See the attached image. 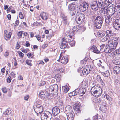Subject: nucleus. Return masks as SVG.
Masks as SVG:
<instances>
[{"label": "nucleus", "mask_w": 120, "mask_h": 120, "mask_svg": "<svg viewBox=\"0 0 120 120\" xmlns=\"http://www.w3.org/2000/svg\"><path fill=\"white\" fill-rule=\"evenodd\" d=\"M114 8L116 9V8H118L120 9V3L116 4V5L115 7Z\"/></svg>", "instance_id": "nucleus-50"}, {"label": "nucleus", "mask_w": 120, "mask_h": 120, "mask_svg": "<svg viewBox=\"0 0 120 120\" xmlns=\"http://www.w3.org/2000/svg\"><path fill=\"white\" fill-rule=\"evenodd\" d=\"M103 21V18L102 16H97L94 21L95 27L98 29L100 28L102 26Z\"/></svg>", "instance_id": "nucleus-2"}, {"label": "nucleus", "mask_w": 120, "mask_h": 120, "mask_svg": "<svg viewBox=\"0 0 120 120\" xmlns=\"http://www.w3.org/2000/svg\"><path fill=\"white\" fill-rule=\"evenodd\" d=\"M59 107H60V106H61V108H63V104L62 101H61L59 102Z\"/></svg>", "instance_id": "nucleus-52"}, {"label": "nucleus", "mask_w": 120, "mask_h": 120, "mask_svg": "<svg viewBox=\"0 0 120 120\" xmlns=\"http://www.w3.org/2000/svg\"><path fill=\"white\" fill-rule=\"evenodd\" d=\"M88 4L86 2H83L79 6V9L80 11L82 12H84L86 10L88 7Z\"/></svg>", "instance_id": "nucleus-10"}, {"label": "nucleus", "mask_w": 120, "mask_h": 120, "mask_svg": "<svg viewBox=\"0 0 120 120\" xmlns=\"http://www.w3.org/2000/svg\"><path fill=\"white\" fill-rule=\"evenodd\" d=\"M14 59L15 60L14 63V66H15L17 65V61L16 59L15 58H14Z\"/></svg>", "instance_id": "nucleus-63"}, {"label": "nucleus", "mask_w": 120, "mask_h": 120, "mask_svg": "<svg viewBox=\"0 0 120 120\" xmlns=\"http://www.w3.org/2000/svg\"><path fill=\"white\" fill-rule=\"evenodd\" d=\"M80 105L79 104L75 103L74 105V109L78 108H80Z\"/></svg>", "instance_id": "nucleus-43"}, {"label": "nucleus", "mask_w": 120, "mask_h": 120, "mask_svg": "<svg viewBox=\"0 0 120 120\" xmlns=\"http://www.w3.org/2000/svg\"><path fill=\"white\" fill-rule=\"evenodd\" d=\"M114 63L115 64H120V62L119 60H115Z\"/></svg>", "instance_id": "nucleus-49"}, {"label": "nucleus", "mask_w": 120, "mask_h": 120, "mask_svg": "<svg viewBox=\"0 0 120 120\" xmlns=\"http://www.w3.org/2000/svg\"><path fill=\"white\" fill-rule=\"evenodd\" d=\"M52 114L54 116H56L60 112V110L56 106L54 107L52 109Z\"/></svg>", "instance_id": "nucleus-19"}, {"label": "nucleus", "mask_w": 120, "mask_h": 120, "mask_svg": "<svg viewBox=\"0 0 120 120\" xmlns=\"http://www.w3.org/2000/svg\"><path fill=\"white\" fill-rule=\"evenodd\" d=\"M79 95L80 96H82L85 93V89L84 88H81L80 89L79 88Z\"/></svg>", "instance_id": "nucleus-28"}, {"label": "nucleus", "mask_w": 120, "mask_h": 120, "mask_svg": "<svg viewBox=\"0 0 120 120\" xmlns=\"http://www.w3.org/2000/svg\"><path fill=\"white\" fill-rule=\"evenodd\" d=\"M2 90L3 92L4 93H6L7 92V89L5 87H4L2 89Z\"/></svg>", "instance_id": "nucleus-48"}, {"label": "nucleus", "mask_w": 120, "mask_h": 120, "mask_svg": "<svg viewBox=\"0 0 120 120\" xmlns=\"http://www.w3.org/2000/svg\"><path fill=\"white\" fill-rule=\"evenodd\" d=\"M112 0H105L104 1L105 6L107 7L112 3Z\"/></svg>", "instance_id": "nucleus-32"}, {"label": "nucleus", "mask_w": 120, "mask_h": 120, "mask_svg": "<svg viewBox=\"0 0 120 120\" xmlns=\"http://www.w3.org/2000/svg\"><path fill=\"white\" fill-rule=\"evenodd\" d=\"M96 2L99 8H103L104 7V1L102 0H97Z\"/></svg>", "instance_id": "nucleus-17"}, {"label": "nucleus", "mask_w": 120, "mask_h": 120, "mask_svg": "<svg viewBox=\"0 0 120 120\" xmlns=\"http://www.w3.org/2000/svg\"><path fill=\"white\" fill-rule=\"evenodd\" d=\"M113 35V32L111 30H109L106 31V37H108L109 38H110Z\"/></svg>", "instance_id": "nucleus-27"}, {"label": "nucleus", "mask_w": 120, "mask_h": 120, "mask_svg": "<svg viewBox=\"0 0 120 120\" xmlns=\"http://www.w3.org/2000/svg\"><path fill=\"white\" fill-rule=\"evenodd\" d=\"M77 26H74L72 28V31L73 32H74L76 30V31H78V29L77 28Z\"/></svg>", "instance_id": "nucleus-57"}, {"label": "nucleus", "mask_w": 120, "mask_h": 120, "mask_svg": "<svg viewBox=\"0 0 120 120\" xmlns=\"http://www.w3.org/2000/svg\"><path fill=\"white\" fill-rule=\"evenodd\" d=\"M69 88L66 86H65L64 87V92L65 93H67L69 90Z\"/></svg>", "instance_id": "nucleus-41"}, {"label": "nucleus", "mask_w": 120, "mask_h": 120, "mask_svg": "<svg viewBox=\"0 0 120 120\" xmlns=\"http://www.w3.org/2000/svg\"><path fill=\"white\" fill-rule=\"evenodd\" d=\"M19 17L21 19H23V16L22 12H20L19 13Z\"/></svg>", "instance_id": "nucleus-56"}, {"label": "nucleus", "mask_w": 120, "mask_h": 120, "mask_svg": "<svg viewBox=\"0 0 120 120\" xmlns=\"http://www.w3.org/2000/svg\"><path fill=\"white\" fill-rule=\"evenodd\" d=\"M115 52L117 54H120V48L117 49L115 51Z\"/></svg>", "instance_id": "nucleus-61"}, {"label": "nucleus", "mask_w": 120, "mask_h": 120, "mask_svg": "<svg viewBox=\"0 0 120 120\" xmlns=\"http://www.w3.org/2000/svg\"><path fill=\"white\" fill-rule=\"evenodd\" d=\"M113 27L116 30L120 29V19L116 20L113 24Z\"/></svg>", "instance_id": "nucleus-11"}, {"label": "nucleus", "mask_w": 120, "mask_h": 120, "mask_svg": "<svg viewBox=\"0 0 120 120\" xmlns=\"http://www.w3.org/2000/svg\"><path fill=\"white\" fill-rule=\"evenodd\" d=\"M96 79L98 82H99L102 79L99 75H98L96 77Z\"/></svg>", "instance_id": "nucleus-45"}, {"label": "nucleus", "mask_w": 120, "mask_h": 120, "mask_svg": "<svg viewBox=\"0 0 120 120\" xmlns=\"http://www.w3.org/2000/svg\"><path fill=\"white\" fill-rule=\"evenodd\" d=\"M117 38H115L113 39H112L111 40H110L108 41V43L109 46V47H111V48L113 50L115 49L118 44V42L117 40Z\"/></svg>", "instance_id": "nucleus-6"}, {"label": "nucleus", "mask_w": 120, "mask_h": 120, "mask_svg": "<svg viewBox=\"0 0 120 120\" xmlns=\"http://www.w3.org/2000/svg\"><path fill=\"white\" fill-rule=\"evenodd\" d=\"M105 17H106L105 19V23L106 25H108L110 22H111L112 19V16L109 14L108 15H104Z\"/></svg>", "instance_id": "nucleus-14"}, {"label": "nucleus", "mask_w": 120, "mask_h": 120, "mask_svg": "<svg viewBox=\"0 0 120 120\" xmlns=\"http://www.w3.org/2000/svg\"><path fill=\"white\" fill-rule=\"evenodd\" d=\"M113 72L116 75H120V67L118 66L114 67L113 69Z\"/></svg>", "instance_id": "nucleus-20"}, {"label": "nucleus", "mask_w": 120, "mask_h": 120, "mask_svg": "<svg viewBox=\"0 0 120 120\" xmlns=\"http://www.w3.org/2000/svg\"><path fill=\"white\" fill-rule=\"evenodd\" d=\"M105 6H104V7L103 8H104V14L105 15L108 13H109V8H108L107 7H105Z\"/></svg>", "instance_id": "nucleus-36"}, {"label": "nucleus", "mask_w": 120, "mask_h": 120, "mask_svg": "<svg viewBox=\"0 0 120 120\" xmlns=\"http://www.w3.org/2000/svg\"><path fill=\"white\" fill-rule=\"evenodd\" d=\"M5 69L4 68H3L1 69V71L2 73V74L3 75H4V73H5Z\"/></svg>", "instance_id": "nucleus-60"}, {"label": "nucleus", "mask_w": 120, "mask_h": 120, "mask_svg": "<svg viewBox=\"0 0 120 120\" xmlns=\"http://www.w3.org/2000/svg\"><path fill=\"white\" fill-rule=\"evenodd\" d=\"M100 108L101 111L104 112H105L107 110V106L106 105H100Z\"/></svg>", "instance_id": "nucleus-35"}, {"label": "nucleus", "mask_w": 120, "mask_h": 120, "mask_svg": "<svg viewBox=\"0 0 120 120\" xmlns=\"http://www.w3.org/2000/svg\"><path fill=\"white\" fill-rule=\"evenodd\" d=\"M52 117L51 113L48 111H46L41 113V118L42 120H50Z\"/></svg>", "instance_id": "nucleus-3"}, {"label": "nucleus", "mask_w": 120, "mask_h": 120, "mask_svg": "<svg viewBox=\"0 0 120 120\" xmlns=\"http://www.w3.org/2000/svg\"><path fill=\"white\" fill-rule=\"evenodd\" d=\"M91 87L92 88L91 89L90 91L92 94H93V93H94L96 91H97L100 90V89L101 88L99 86L97 85H95L94 83H92Z\"/></svg>", "instance_id": "nucleus-9"}, {"label": "nucleus", "mask_w": 120, "mask_h": 120, "mask_svg": "<svg viewBox=\"0 0 120 120\" xmlns=\"http://www.w3.org/2000/svg\"><path fill=\"white\" fill-rule=\"evenodd\" d=\"M70 42V44L71 46L72 47L75 46V41H71V42Z\"/></svg>", "instance_id": "nucleus-51"}, {"label": "nucleus", "mask_w": 120, "mask_h": 120, "mask_svg": "<svg viewBox=\"0 0 120 120\" xmlns=\"http://www.w3.org/2000/svg\"><path fill=\"white\" fill-rule=\"evenodd\" d=\"M61 17L62 19V22L64 24L68 25L69 24L68 19L64 14H61Z\"/></svg>", "instance_id": "nucleus-12"}, {"label": "nucleus", "mask_w": 120, "mask_h": 120, "mask_svg": "<svg viewBox=\"0 0 120 120\" xmlns=\"http://www.w3.org/2000/svg\"><path fill=\"white\" fill-rule=\"evenodd\" d=\"M19 43L18 42L16 45V48L17 49H19L20 47V46L19 45Z\"/></svg>", "instance_id": "nucleus-62"}, {"label": "nucleus", "mask_w": 120, "mask_h": 120, "mask_svg": "<svg viewBox=\"0 0 120 120\" xmlns=\"http://www.w3.org/2000/svg\"><path fill=\"white\" fill-rule=\"evenodd\" d=\"M11 78L10 76H9L8 78L7 81L8 83H10L11 81Z\"/></svg>", "instance_id": "nucleus-54"}, {"label": "nucleus", "mask_w": 120, "mask_h": 120, "mask_svg": "<svg viewBox=\"0 0 120 120\" xmlns=\"http://www.w3.org/2000/svg\"><path fill=\"white\" fill-rule=\"evenodd\" d=\"M75 21L78 24H81L83 23L85 19V15L82 14H80L75 18Z\"/></svg>", "instance_id": "nucleus-4"}, {"label": "nucleus", "mask_w": 120, "mask_h": 120, "mask_svg": "<svg viewBox=\"0 0 120 120\" xmlns=\"http://www.w3.org/2000/svg\"><path fill=\"white\" fill-rule=\"evenodd\" d=\"M28 50L29 49H23L21 51L24 53H26L28 52Z\"/></svg>", "instance_id": "nucleus-59"}, {"label": "nucleus", "mask_w": 120, "mask_h": 120, "mask_svg": "<svg viewBox=\"0 0 120 120\" xmlns=\"http://www.w3.org/2000/svg\"><path fill=\"white\" fill-rule=\"evenodd\" d=\"M93 120H98V115H97L93 117Z\"/></svg>", "instance_id": "nucleus-55"}, {"label": "nucleus", "mask_w": 120, "mask_h": 120, "mask_svg": "<svg viewBox=\"0 0 120 120\" xmlns=\"http://www.w3.org/2000/svg\"><path fill=\"white\" fill-rule=\"evenodd\" d=\"M11 35L12 33L11 32H9L8 34L6 33H4L5 39L7 41L9 40L11 38Z\"/></svg>", "instance_id": "nucleus-31"}, {"label": "nucleus", "mask_w": 120, "mask_h": 120, "mask_svg": "<svg viewBox=\"0 0 120 120\" xmlns=\"http://www.w3.org/2000/svg\"><path fill=\"white\" fill-rule=\"evenodd\" d=\"M11 111L9 109H6L5 111L4 112L3 114L8 115L10 114L11 113Z\"/></svg>", "instance_id": "nucleus-37"}, {"label": "nucleus", "mask_w": 120, "mask_h": 120, "mask_svg": "<svg viewBox=\"0 0 120 120\" xmlns=\"http://www.w3.org/2000/svg\"><path fill=\"white\" fill-rule=\"evenodd\" d=\"M102 100H101L100 98L94 99L93 100V102L94 105L95 106H96V107L97 106H98L99 104V103H100V104Z\"/></svg>", "instance_id": "nucleus-25"}, {"label": "nucleus", "mask_w": 120, "mask_h": 120, "mask_svg": "<svg viewBox=\"0 0 120 120\" xmlns=\"http://www.w3.org/2000/svg\"><path fill=\"white\" fill-rule=\"evenodd\" d=\"M93 69L92 65H89L86 66V68H84L82 71L83 75H87Z\"/></svg>", "instance_id": "nucleus-7"}, {"label": "nucleus", "mask_w": 120, "mask_h": 120, "mask_svg": "<svg viewBox=\"0 0 120 120\" xmlns=\"http://www.w3.org/2000/svg\"><path fill=\"white\" fill-rule=\"evenodd\" d=\"M18 53L19 54V56L21 57H23L24 56V54L21 52L18 51Z\"/></svg>", "instance_id": "nucleus-46"}, {"label": "nucleus", "mask_w": 120, "mask_h": 120, "mask_svg": "<svg viewBox=\"0 0 120 120\" xmlns=\"http://www.w3.org/2000/svg\"><path fill=\"white\" fill-rule=\"evenodd\" d=\"M40 24V23L38 22H34L33 23V25L34 26H37L39 25Z\"/></svg>", "instance_id": "nucleus-58"}, {"label": "nucleus", "mask_w": 120, "mask_h": 120, "mask_svg": "<svg viewBox=\"0 0 120 120\" xmlns=\"http://www.w3.org/2000/svg\"><path fill=\"white\" fill-rule=\"evenodd\" d=\"M76 5L75 3H73L71 4H70L68 7L69 9L71 11L76 10Z\"/></svg>", "instance_id": "nucleus-21"}, {"label": "nucleus", "mask_w": 120, "mask_h": 120, "mask_svg": "<svg viewBox=\"0 0 120 120\" xmlns=\"http://www.w3.org/2000/svg\"><path fill=\"white\" fill-rule=\"evenodd\" d=\"M108 37H106V35L105 37L102 39V41L103 42L106 41L108 40Z\"/></svg>", "instance_id": "nucleus-53"}, {"label": "nucleus", "mask_w": 120, "mask_h": 120, "mask_svg": "<svg viewBox=\"0 0 120 120\" xmlns=\"http://www.w3.org/2000/svg\"><path fill=\"white\" fill-rule=\"evenodd\" d=\"M72 108L70 106L66 107L65 110L67 113V116L68 120H73L74 116V114L72 111Z\"/></svg>", "instance_id": "nucleus-1"}, {"label": "nucleus", "mask_w": 120, "mask_h": 120, "mask_svg": "<svg viewBox=\"0 0 120 120\" xmlns=\"http://www.w3.org/2000/svg\"><path fill=\"white\" fill-rule=\"evenodd\" d=\"M34 109L37 115H39V113L41 114L43 111V107L41 105H34L33 106Z\"/></svg>", "instance_id": "nucleus-5"}, {"label": "nucleus", "mask_w": 120, "mask_h": 120, "mask_svg": "<svg viewBox=\"0 0 120 120\" xmlns=\"http://www.w3.org/2000/svg\"><path fill=\"white\" fill-rule=\"evenodd\" d=\"M9 52L8 51H6L5 52V54H4V56L5 57H7V56H8L9 55Z\"/></svg>", "instance_id": "nucleus-64"}, {"label": "nucleus", "mask_w": 120, "mask_h": 120, "mask_svg": "<svg viewBox=\"0 0 120 120\" xmlns=\"http://www.w3.org/2000/svg\"><path fill=\"white\" fill-rule=\"evenodd\" d=\"M106 32L104 30H100L98 32V35L100 38H102L105 35Z\"/></svg>", "instance_id": "nucleus-26"}, {"label": "nucleus", "mask_w": 120, "mask_h": 120, "mask_svg": "<svg viewBox=\"0 0 120 120\" xmlns=\"http://www.w3.org/2000/svg\"><path fill=\"white\" fill-rule=\"evenodd\" d=\"M48 99H51L52 98L53 96L52 94H49L48 93V94L45 97Z\"/></svg>", "instance_id": "nucleus-38"}, {"label": "nucleus", "mask_w": 120, "mask_h": 120, "mask_svg": "<svg viewBox=\"0 0 120 120\" xmlns=\"http://www.w3.org/2000/svg\"><path fill=\"white\" fill-rule=\"evenodd\" d=\"M102 90L101 88H100V90L96 91L94 93L92 94V95L95 97H98L100 96L102 94Z\"/></svg>", "instance_id": "nucleus-24"}, {"label": "nucleus", "mask_w": 120, "mask_h": 120, "mask_svg": "<svg viewBox=\"0 0 120 120\" xmlns=\"http://www.w3.org/2000/svg\"><path fill=\"white\" fill-rule=\"evenodd\" d=\"M68 61V56H63L61 60V62L64 64H66Z\"/></svg>", "instance_id": "nucleus-23"}, {"label": "nucleus", "mask_w": 120, "mask_h": 120, "mask_svg": "<svg viewBox=\"0 0 120 120\" xmlns=\"http://www.w3.org/2000/svg\"><path fill=\"white\" fill-rule=\"evenodd\" d=\"M79 88L77 89L72 92V94L74 96L77 95L78 94H79Z\"/></svg>", "instance_id": "nucleus-39"}, {"label": "nucleus", "mask_w": 120, "mask_h": 120, "mask_svg": "<svg viewBox=\"0 0 120 120\" xmlns=\"http://www.w3.org/2000/svg\"><path fill=\"white\" fill-rule=\"evenodd\" d=\"M105 96L107 100H109V101H111L112 100V98L108 95L106 94Z\"/></svg>", "instance_id": "nucleus-47"}, {"label": "nucleus", "mask_w": 120, "mask_h": 120, "mask_svg": "<svg viewBox=\"0 0 120 120\" xmlns=\"http://www.w3.org/2000/svg\"><path fill=\"white\" fill-rule=\"evenodd\" d=\"M31 60H29L27 59L26 60V62L27 64L31 66L32 65V64L31 63Z\"/></svg>", "instance_id": "nucleus-40"}, {"label": "nucleus", "mask_w": 120, "mask_h": 120, "mask_svg": "<svg viewBox=\"0 0 120 120\" xmlns=\"http://www.w3.org/2000/svg\"><path fill=\"white\" fill-rule=\"evenodd\" d=\"M105 49L104 51L105 53H110L114 50L111 49V47H110L109 45H108L107 47L106 46Z\"/></svg>", "instance_id": "nucleus-30"}, {"label": "nucleus", "mask_w": 120, "mask_h": 120, "mask_svg": "<svg viewBox=\"0 0 120 120\" xmlns=\"http://www.w3.org/2000/svg\"><path fill=\"white\" fill-rule=\"evenodd\" d=\"M101 74L103 76L105 77H108L110 75L109 72L108 70L102 72Z\"/></svg>", "instance_id": "nucleus-34"}, {"label": "nucleus", "mask_w": 120, "mask_h": 120, "mask_svg": "<svg viewBox=\"0 0 120 120\" xmlns=\"http://www.w3.org/2000/svg\"><path fill=\"white\" fill-rule=\"evenodd\" d=\"M91 50L93 52L96 53L98 54L100 52L98 49L97 47L95 45H93L91 47Z\"/></svg>", "instance_id": "nucleus-29"}, {"label": "nucleus", "mask_w": 120, "mask_h": 120, "mask_svg": "<svg viewBox=\"0 0 120 120\" xmlns=\"http://www.w3.org/2000/svg\"><path fill=\"white\" fill-rule=\"evenodd\" d=\"M48 94V92L45 90H42L40 91L39 93V97L40 98L44 99Z\"/></svg>", "instance_id": "nucleus-13"}, {"label": "nucleus", "mask_w": 120, "mask_h": 120, "mask_svg": "<svg viewBox=\"0 0 120 120\" xmlns=\"http://www.w3.org/2000/svg\"><path fill=\"white\" fill-rule=\"evenodd\" d=\"M65 37L67 38V41L68 40V42L70 43V42H71V41H74L73 40V38H72L73 37L71 36L67 35Z\"/></svg>", "instance_id": "nucleus-33"}, {"label": "nucleus", "mask_w": 120, "mask_h": 120, "mask_svg": "<svg viewBox=\"0 0 120 120\" xmlns=\"http://www.w3.org/2000/svg\"><path fill=\"white\" fill-rule=\"evenodd\" d=\"M67 40V38L65 37L64 39L63 38V41L60 43L59 46L61 49H63L66 48H69V46L67 44L68 41Z\"/></svg>", "instance_id": "nucleus-8"}, {"label": "nucleus", "mask_w": 120, "mask_h": 120, "mask_svg": "<svg viewBox=\"0 0 120 120\" xmlns=\"http://www.w3.org/2000/svg\"><path fill=\"white\" fill-rule=\"evenodd\" d=\"M58 86L57 84L53 85L49 87V90L51 91H55L56 92L58 91Z\"/></svg>", "instance_id": "nucleus-18"}, {"label": "nucleus", "mask_w": 120, "mask_h": 120, "mask_svg": "<svg viewBox=\"0 0 120 120\" xmlns=\"http://www.w3.org/2000/svg\"><path fill=\"white\" fill-rule=\"evenodd\" d=\"M90 7L91 9L94 11H97L98 10V8L96 1H93L91 3Z\"/></svg>", "instance_id": "nucleus-15"}, {"label": "nucleus", "mask_w": 120, "mask_h": 120, "mask_svg": "<svg viewBox=\"0 0 120 120\" xmlns=\"http://www.w3.org/2000/svg\"><path fill=\"white\" fill-rule=\"evenodd\" d=\"M100 104V105L105 106L107 104L105 101L102 100Z\"/></svg>", "instance_id": "nucleus-42"}, {"label": "nucleus", "mask_w": 120, "mask_h": 120, "mask_svg": "<svg viewBox=\"0 0 120 120\" xmlns=\"http://www.w3.org/2000/svg\"><path fill=\"white\" fill-rule=\"evenodd\" d=\"M23 34V31H20L17 34V35L18 37L20 38H22V34Z\"/></svg>", "instance_id": "nucleus-44"}, {"label": "nucleus", "mask_w": 120, "mask_h": 120, "mask_svg": "<svg viewBox=\"0 0 120 120\" xmlns=\"http://www.w3.org/2000/svg\"><path fill=\"white\" fill-rule=\"evenodd\" d=\"M118 11L114 8H109V14L111 15V16H112L114 14L115 15H117L118 14Z\"/></svg>", "instance_id": "nucleus-16"}, {"label": "nucleus", "mask_w": 120, "mask_h": 120, "mask_svg": "<svg viewBox=\"0 0 120 120\" xmlns=\"http://www.w3.org/2000/svg\"><path fill=\"white\" fill-rule=\"evenodd\" d=\"M40 16L42 19L44 20H46L48 18V14L44 12H42L41 13Z\"/></svg>", "instance_id": "nucleus-22"}]
</instances>
